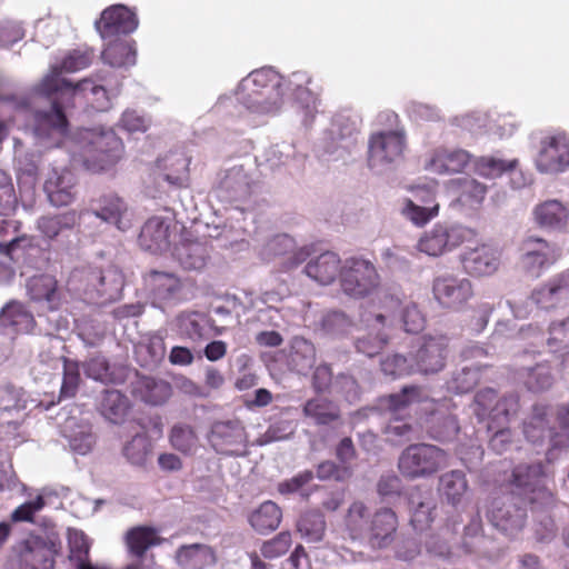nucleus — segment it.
<instances>
[{"label":"nucleus","mask_w":569,"mask_h":569,"mask_svg":"<svg viewBox=\"0 0 569 569\" xmlns=\"http://www.w3.org/2000/svg\"><path fill=\"white\" fill-rule=\"evenodd\" d=\"M310 77L303 71L293 72L284 82L272 68H261L244 77L236 91V97L249 112L260 116H274L283 106V86L292 91L305 124H309L318 112V99L307 87Z\"/></svg>","instance_id":"obj_1"},{"label":"nucleus","mask_w":569,"mask_h":569,"mask_svg":"<svg viewBox=\"0 0 569 569\" xmlns=\"http://www.w3.org/2000/svg\"><path fill=\"white\" fill-rule=\"evenodd\" d=\"M91 53L73 50L61 62L52 66L50 72L36 87L34 92L49 101V109H37L33 113L32 132L37 143L43 148L60 147L67 139L68 121L64 114L67 88L74 87L61 78L63 72H76L91 63Z\"/></svg>","instance_id":"obj_2"},{"label":"nucleus","mask_w":569,"mask_h":569,"mask_svg":"<svg viewBox=\"0 0 569 569\" xmlns=\"http://www.w3.org/2000/svg\"><path fill=\"white\" fill-rule=\"evenodd\" d=\"M77 143L83 164L92 172L112 168L124 152L121 139L111 129H83L78 133Z\"/></svg>","instance_id":"obj_3"},{"label":"nucleus","mask_w":569,"mask_h":569,"mask_svg":"<svg viewBox=\"0 0 569 569\" xmlns=\"http://www.w3.org/2000/svg\"><path fill=\"white\" fill-rule=\"evenodd\" d=\"M70 283L82 293L86 301L103 306L119 298L123 278L116 269L102 271L89 268L73 271Z\"/></svg>","instance_id":"obj_4"},{"label":"nucleus","mask_w":569,"mask_h":569,"mask_svg":"<svg viewBox=\"0 0 569 569\" xmlns=\"http://www.w3.org/2000/svg\"><path fill=\"white\" fill-rule=\"evenodd\" d=\"M61 550V539L54 530L31 536L19 542L11 559L14 569H53L54 556Z\"/></svg>","instance_id":"obj_5"},{"label":"nucleus","mask_w":569,"mask_h":569,"mask_svg":"<svg viewBox=\"0 0 569 569\" xmlns=\"http://www.w3.org/2000/svg\"><path fill=\"white\" fill-rule=\"evenodd\" d=\"M447 465V452L428 443L408 446L398 459L400 473L409 480L431 477Z\"/></svg>","instance_id":"obj_6"},{"label":"nucleus","mask_w":569,"mask_h":569,"mask_svg":"<svg viewBox=\"0 0 569 569\" xmlns=\"http://www.w3.org/2000/svg\"><path fill=\"white\" fill-rule=\"evenodd\" d=\"M476 238V231L469 227L452 222H438L419 238L416 248L429 257H440L465 242Z\"/></svg>","instance_id":"obj_7"},{"label":"nucleus","mask_w":569,"mask_h":569,"mask_svg":"<svg viewBox=\"0 0 569 569\" xmlns=\"http://www.w3.org/2000/svg\"><path fill=\"white\" fill-rule=\"evenodd\" d=\"M406 148V133L401 129L381 130L368 141V166L378 173L388 172L399 162Z\"/></svg>","instance_id":"obj_8"},{"label":"nucleus","mask_w":569,"mask_h":569,"mask_svg":"<svg viewBox=\"0 0 569 569\" xmlns=\"http://www.w3.org/2000/svg\"><path fill=\"white\" fill-rule=\"evenodd\" d=\"M519 409V398L515 393L498 397L492 389H485L475 396L472 411L480 421L489 420L488 430H495V427L507 426L510 419L517 415Z\"/></svg>","instance_id":"obj_9"},{"label":"nucleus","mask_w":569,"mask_h":569,"mask_svg":"<svg viewBox=\"0 0 569 569\" xmlns=\"http://www.w3.org/2000/svg\"><path fill=\"white\" fill-rule=\"evenodd\" d=\"M513 485L517 495L532 505L550 506L553 502V495L548 488L549 473L540 462L531 465H519L512 472Z\"/></svg>","instance_id":"obj_10"},{"label":"nucleus","mask_w":569,"mask_h":569,"mask_svg":"<svg viewBox=\"0 0 569 569\" xmlns=\"http://www.w3.org/2000/svg\"><path fill=\"white\" fill-rule=\"evenodd\" d=\"M520 251L521 269L532 278H539L561 256V250L555 242L537 234L526 236L521 241Z\"/></svg>","instance_id":"obj_11"},{"label":"nucleus","mask_w":569,"mask_h":569,"mask_svg":"<svg viewBox=\"0 0 569 569\" xmlns=\"http://www.w3.org/2000/svg\"><path fill=\"white\" fill-rule=\"evenodd\" d=\"M379 284V276L375 266L365 259L346 260L342 269L341 286L351 297L362 298L372 293Z\"/></svg>","instance_id":"obj_12"},{"label":"nucleus","mask_w":569,"mask_h":569,"mask_svg":"<svg viewBox=\"0 0 569 569\" xmlns=\"http://www.w3.org/2000/svg\"><path fill=\"white\" fill-rule=\"evenodd\" d=\"M535 163L541 173L557 174L566 171L569 168V136L559 132L543 138Z\"/></svg>","instance_id":"obj_13"},{"label":"nucleus","mask_w":569,"mask_h":569,"mask_svg":"<svg viewBox=\"0 0 569 569\" xmlns=\"http://www.w3.org/2000/svg\"><path fill=\"white\" fill-rule=\"evenodd\" d=\"M432 293L442 308L459 310L473 296V288L471 281L467 278L442 274L435 278Z\"/></svg>","instance_id":"obj_14"},{"label":"nucleus","mask_w":569,"mask_h":569,"mask_svg":"<svg viewBox=\"0 0 569 569\" xmlns=\"http://www.w3.org/2000/svg\"><path fill=\"white\" fill-rule=\"evenodd\" d=\"M487 517L493 527L506 535L513 536L523 527L526 509L518 505L515 495H508L493 499Z\"/></svg>","instance_id":"obj_15"},{"label":"nucleus","mask_w":569,"mask_h":569,"mask_svg":"<svg viewBox=\"0 0 569 569\" xmlns=\"http://www.w3.org/2000/svg\"><path fill=\"white\" fill-rule=\"evenodd\" d=\"M208 439L217 452L229 456L242 455L248 442L244 427L238 420L216 421Z\"/></svg>","instance_id":"obj_16"},{"label":"nucleus","mask_w":569,"mask_h":569,"mask_svg":"<svg viewBox=\"0 0 569 569\" xmlns=\"http://www.w3.org/2000/svg\"><path fill=\"white\" fill-rule=\"evenodd\" d=\"M119 88V81L112 83L110 80H104V83H96L91 79H83L74 87H68L67 91L62 92L64 98V110L71 106V100L82 98L92 104L98 111H104L109 108L110 97L114 96Z\"/></svg>","instance_id":"obj_17"},{"label":"nucleus","mask_w":569,"mask_h":569,"mask_svg":"<svg viewBox=\"0 0 569 569\" xmlns=\"http://www.w3.org/2000/svg\"><path fill=\"white\" fill-rule=\"evenodd\" d=\"M447 347L448 339L443 336L428 337L419 340L417 349L411 353L415 372L431 375L442 370Z\"/></svg>","instance_id":"obj_18"},{"label":"nucleus","mask_w":569,"mask_h":569,"mask_svg":"<svg viewBox=\"0 0 569 569\" xmlns=\"http://www.w3.org/2000/svg\"><path fill=\"white\" fill-rule=\"evenodd\" d=\"M463 270L471 277H489L496 273L501 263L499 249L481 243L476 247H467L460 254Z\"/></svg>","instance_id":"obj_19"},{"label":"nucleus","mask_w":569,"mask_h":569,"mask_svg":"<svg viewBox=\"0 0 569 569\" xmlns=\"http://www.w3.org/2000/svg\"><path fill=\"white\" fill-rule=\"evenodd\" d=\"M137 14L122 4H114L102 11L100 20L96 21V29L101 38L107 40L117 34H127L138 28Z\"/></svg>","instance_id":"obj_20"},{"label":"nucleus","mask_w":569,"mask_h":569,"mask_svg":"<svg viewBox=\"0 0 569 569\" xmlns=\"http://www.w3.org/2000/svg\"><path fill=\"white\" fill-rule=\"evenodd\" d=\"M92 213L124 232L132 227V212L127 202L114 193L103 194L92 203Z\"/></svg>","instance_id":"obj_21"},{"label":"nucleus","mask_w":569,"mask_h":569,"mask_svg":"<svg viewBox=\"0 0 569 569\" xmlns=\"http://www.w3.org/2000/svg\"><path fill=\"white\" fill-rule=\"evenodd\" d=\"M531 218L539 229L559 232L568 226L569 208L558 199H547L532 208Z\"/></svg>","instance_id":"obj_22"},{"label":"nucleus","mask_w":569,"mask_h":569,"mask_svg":"<svg viewBox=\"0 0 569 569\" xmlns=\"http://www.w3.org/2000/svg\"><path fill=\"white\" fill-rule=\"evenodd\" d=\"M468 151L458 148L438 147L428 152L425 168L435 173H458L470 162Z\"/></svg>","instance_id":"obj_23"},{"label":"nucleus","mask_w":569,"mask_h":569,"mask_svg":"<svg viewBox=\"0 0 569 569\" xmlns=\"http://www.w3.org/2000/svg\"><path fill=\"white\" fill-rule=\"evenodd\" d=\"M76 178L68 169L52 168L43 184V190L50 203L54 207L70 204L76 197Z\"/></svg>","instance_id":"obj_24"},{"label":"nucleus","mask_w":569,"mask_h":569,"mask_svg":"<svg viewBox=\"0 0 569 569\" xmlns=\"http://www.w3.org/2000/svg\"><path fill=\"white\" fill-rule=\"evenodd\" d=\"M398 517L390 508H380L371 515L367 543L373 549L389 547L398 530Z\"/></svg>","instance_id":"obj_25"},{"label":"nucleus","mask_w":569,"mask_h":569,"mask_svg":"<svg viewBox=\"0 0 569 569\" xmlns=\"http://www.w3.org/2000/svg\"><path fill=\"white\" fill-rule=\"evenodd\" d=\"M380 300L386 319L400 312L401 321L407 332L417 333L423 329L425 317L416 303L411 301L405 303L400 295L390 292H385Z\"/></svg>","instance_id":"obj_26"},{"label":"nucleus","mask_w":569,"mask_h":569,"mask_svg":"<svg viewBox=\"0 0 569 569\" xmlns=\"http://www.w3.org/2000/svg\"><path fill=\"white\" fill-rule=\"evenodd\" d=\"M154 302H173L181 298L183 282L172 272L152 270L146 278Z\"/></svg>","instance_id":"obj_27"},{"label":"nucleus","mask_w":569,"mask_h":569,"mask_svg":"<svg viewBox=\"0 0 569 569\" xmlns=\"http://www.w3.org/2000/svg\"><path fill=\"white\" fill-rule=\"evenodd\" d=\"M261 254L264 259L283 256L286 257L284 268L291 269L306 261L310 256V250L308 247L296 248L295 240L291 237L280 234L266 243Z\"/></svg>","instance_id":"obj_28"},{"label":"nucleus","mask_w":569,"mask_h":569,"mask_svg":"<svg viewBox=\"0 0 569 569\" xmlns=\"http://www.w3.org/2000/svg\"><path fill=\"white\" fill-rule=\"evenodd\" d=\"M216 191L223 201L247 198L251 192V181L243 167H232L226 170L219 179Z\"/></svg>","instance_id":"obj_29"},{"label":"nucleus","mask_w":569,"mask_h":569,"mask_svg":"<svg viewBox=\"0 0 569 569\" xmlns=\"http://www.w3.org/2000/svg\"><path fill=\"white\" fill-rule=\"evenodd\" d=\"M170 221L162 217L149 218L141 228L139 234L140 247L152 253L167 250L170 244Z\"/></svg>","instance_id":"obj_30"},{"label":"nucleus","mask_w":569,"mask_h":569,"mask_svg":"<svg viewBox=\"0 0 569 569\" xmlns=\"http://www.w3.org/2000/svg\"><path fill=\"white\" fill-rule=\"evenodd\" d=\"M386 316L382 312L371 315L365 312L361 315V322L370 330L376 331L368 332L367 336L360 337L356 340V349L358 352L366 355L367 357H373L378 355L387 343V336L382 332L385 327Z\"/></svg>","instance_id":"obj_31"},{"label":"nucleus","mask_w":569,"mask_h":569,"mask_svg":"<svg viewBox=\"0 0 569 569\" xmlns=\"http://www.w3.org/2000/svg\"><path fill=\"white\" fill-rule=\"evenodd\" d=\"M176 326L181 337L192 342H201L212 336V319L199 311H184L176 318Z\"/></svg>","instance_id":"obj_32"},{"label":"nucleus","mask_w":569,"mask_h":569,"mask_svg":"<svg viewBox=\"0 0 569 569\" xmlns=\"http://www.w3.org/2000/svg\"><path fill=\"white\" fill-rule=\"evenodd\" d=\"M371 512L361 501H355L348 508L343 520L342 533L346 539L363 543L367 541Z\"/></svg>","instance_id":"obj_33"},{"label":"nucleus","mask_w":569,"mask_h":569,"mask_svg":"<svg viewBox=\"0 0 569 569\" xmlns=\"http://www.w3.org/2000/svg\"><path fill=\"white\" fill-rule=\"evenodd\" d=\"M174 560L181 569H206L217 561L214 550L206 543L180 546L176 550Z\"/></svg>","instance_id":"obj_34"},{"label":"nucleus","mask_w":569,"mask_h":569,"mask_svg":"<svg viewBox=\"0 0 569 569\" xmlns=\"http://www.w3.org/2000/svg\"><path fill=\"white\" fill-rule=\"evenodd\" d=\"M343 266H341L338 254L326 251L311 259L305 267L306 274L320 284H330L340 274L342 276Z\"/></svg>","instance_id":"obj_35"},{"label":"nucleus","mask_w":569,"mask_h":569,"mask_svg":"<svg viewBox=\"0 0 569 569\" xmlns=\"http://www.w3.org/2000/svg\"><path fill=\"white\" fill-rule=\"evenodd\" d=\"M435 501L427 491L415 488L409 496L410 523L418 530L428 529L433 521Z\"/></svg>","instance_id":"obj_36"},{"label":"nucleus","mask_w":569,"mask_h":569,"mask_svg":"<svg viewBox=\"0 0 569 569\" xmlns=\"http://www.w3.org/2000/svg\"><path fill=\"white\" fill-rule=\"evenodd\" d=\"M450 192L457 196V200L466 207L476 208L482 203L488 188L471 177H460L448 182Z\"/></svg>","instance_id":"obj_37"},{"label":"nucleus","mask_w":569,"mask_h":569,"mask_svg":"<svg viewBox=\"0 0 569 569\" xmlns=\"http://www.w3.org/2000/svg\"><path fill=\"white\" fill-rule=\"evenodd\" d=\"M523 433L528 441L533 445H540L546 439L551 445V438L557 432L550 427L548 408L545 406H535L531 416L523 425Z\"/></svg>","instance_id":"obj_38"},{"label":"nucleus","mask_w":569,"mask_h":569,"mask_svg":"<svg viewBox=\"0 0 569 569\" xmlns=\"http://www.w3.org/2000/svg\"><path fill=\"white\" fill-rule=\"evenodd\" d=\"M33 323L34 320L31 312L19 302L8 303L0 313V328L7 335L29 332Z\"/></svg>","instance_id":"obj_39"},{"label":"nucleus","mask_w":569,"mask_h":569,"mask_svg":"<svg viewBox=\"0 0 569 569\" xmlns=\"http://www.w3.org/2000/svg\"><path fill=\"white\" fill-rule=\"evenodd\" d=\"M176 258L188 270H201L209 259V248L201 241H186L176 248Z\"/></svg>","instance_id":"obj_40"},{"label":"nucleus","mask_w":569,"mask_h":569,"mask_svg":"<svg viewBox=\"0 0 569 569\" xmlns=\"http://www.w3.org/2000/svg\"><path fill=\"white\" fill-rule=\"evenodd\" d=\"M102 59L111 67H129L136 63L133 44L121 38H110L102 52Z\"/></svg>","instance_id":"obj_41"},{"label":"nucleus","mask_w":569,"mask_h":569,"mask_svg":"<svg viewBox=\"0 0 569 569\" xmlns=\"http://www.w3.org/2000/svg\"><path fill=\"white\" fill-rule=\"evenodd\" d=\"M468 490L466 475L461 470H451L439 479V492L448 503L457 506L461 502Z\"/></svg>","instance_id":"obj_42"},{"label":"nucleus","mask_w":569,"mask_h":569,"mask_svg":"<svg viewBox=\"0 0 569 569\" xmlns=\"http://www.w3.org/2000/svg\"><path fill=\"white\" fill-rule=\"evenodd\" d=\"M280 508L272 501H264L249 516L251 527L259 533L276 530L281 522Z\"/></svg>","instance_id":"obj_43"},{"label":"nucleus","mask_w":569,"mask_h":569,"mask_svg":"<svg viewBox=\"0 0 569 569\" xmlns=\"http://www.w3.org/2000/svg\"><path fill=\"white\" fill-rule=\"evenodd\" d=\"M129 410V401L120 391L104 390L99 402V411L112 423H120L124 420Z\"/></svg>","instance_id":"obj_44"},{"label":"nucleus","mask_w":569,"mask_h":569,"mask_svg":"<svg viewBox=\"0 0 569 569\" xmlns=\"http://www.w3.org/2000/svg\"><path fill=\"white\" fill-rule=\"evenodd\" d=\"M316 362L315 346L305 338L296 337L291 343L289 366L298 373H307Z\"/></svg>","instance_id":"obj_45"},{"label":"nucleus","mask_w":569,"mask_h":569,"mask_svg":"<svg viewBox=\"0 0 569 569\" xmlns=\"http://www.w3.org/2000/svg\"><path fill=\"white\" fill-rule=\"evenodd\" d=\"M190 164L189 158L181 152H173L159 160V168L163 171L160 178L170 184H182Z\"/></svg>","instance_id":"obj_46"},{"label":"nucleus","mask_w":569,"mask_h":569,"mask_svg":"<svg viewBox=\"0 0 569 569\" xmlns=\"http://www.w3.org/2000/svg\"><path fill=\"white\" fill-rule=\"evenodd\" d=\"M27 290L32 300L46 301L50 309L57 308V281L52 276L39 274L32 277L27 283Z\"/></svg>","instance_id":"obj_47"},{"label":"nucleus","mask_w":569,"mask_h":569,"mask_svg":"<svg viewBox=\"0 0 569 569\" xmlns=\"http://www.w3.org/2000/svg\"><path fill=\"white\" fill-rule=\"evenodd\" d=\"M78 222L76 211H68L56 216H44L38 219L37 228L48 239H54L67 230H71Z\"/></svg>","instance_id":"obj_48"},{"label":"nucleus","mask_w":569,"mask_h":569,"mask_svg":"<svg viewBox=\"0 0 569 569\" xmlns=\"http://www.w3.org/2000/svg\"><path fill=\"white\" fill-rule=\"evenodd\" d=\"M162 539L156 529L150 527H136L126 535V543L129 551L136 557H142L153 546L160 545Z\"/></svg>","instance_id":"obj_49"},{"label":"nucleus","mask_w":569,"mask_h":569,"mask_svg":"<svg viewBox=\"0 0 569 569\" xmlns=\"http://www.w3.org/2000/svg\"><path fill=\"white\" fill-rule=\"evenodd\" d=\"M303 415L312 419L317 425H329L340 417L338 407L325 398L308 400L303 406Z\"/></svg>","instance_id":"obj_50"},{"label":"nucleus","mask_w":569,"mask_h":569,"mask_svg":"<svg viewBox=\"0 0 569 569\" xmlns=\"http://www.w3.org/2000/svg\"><path fill=\"white\" fill-rule=\"evenodd\" d=\"M173 449L183 455H193L199 447V438L193 428L187 423H176L169 433Z\"/></svg>","instance_id":"obj_51"},{"label":"nucleus","mask_w":569,"mask_h":569,"mask_svg":"<svg viewBox=\"0 0 569 569\" xmlns=\"http://www.w3.org/2000/svg\"><path fill=\"white\" fill-rule=\"evenodd\" d=\"M517 166V159L505 160L493 156H483L475 161V171L483 178L496 179L513 170Z\"/></svg>","instance_id":"obj_52"},{"label":"nucleus","mask_w":569,"mask_h":569,"mask_svg":"<svg viewBox=\"0 0 569 569\" xmlns=\"http://www.w3.org/2000/svg\"><path fill=\"white\" fill-rule=\"evenodd\" d=\"M297 530L308 542L321 541L326 531L325 518L320 512H306L299 518Z\"/></svg>","instance_id":"obj_53"},{"label":"nucleus","mask_w":569,"mask_h":569,"mask_svg":"<svg viewBox=\"0 0 569 569\" xmlns=\"http://www.w3.org/2000/svg\"><path fill=\"white\" fill-rule=\"evenodd\" d=\"M526 387L533 392L549 389L553 383L551 369L547 363H538L533 368L523 369L520 372Z\"/></svg>","instance_id":"obj_54"},{"label":"nucleus","mask_w":569,"mask_h":569,"mask_svg":"<svg viewBox=\"0 0 569 569\" xmlns=\"http://www.w3.org/2000/svg\"><path fill=\"white\" fill-rule=\"evenodd\" d=\"M16 221L8 219H0V251L9 256L17 252L19 249H24L30 246V239L26 236H16Z\"/></svg>","instance_id":"obj_55"},{"label":"nucleus","mask_w":569,"mask_h":569,"mask_svg":"<svg viewBox=\"0 0 569 569\" xmlns=\"http://www.w3.org/2000/svg\"><path fill=\"white\" fill-rule=\"evenodd\" d=\"M428 400L427 392L418 386H407L398 393L390 395L387 399V407L390 411L397 413L407 407Z\"/></svg>","instance_id":"obj_56"},{"label":"nucleus","mask_w":569,"mask_h":569,"mask_svg":"<svg viewBox=\"0 0 569 569\" xmlns=\"http://www.w3.org/2000/svg\"><path fill=\"white\" fill-rule=\"evenodd\" d=\"M400 211L401 214L415 226L422 227L438 216L439 204L420 206V203H417L415 200L405 199Z\"/></svg>","instance_id":"obj_57"},{"label":"nucleus","mask_w":569,"mask_h":569,"mask_svg":"<svg viewBox=\"0 0 569 569\" xmlns=\"http://www.w3.org/2000/svg\"><path fill=\"white\" fill-rule=\"evenodd\" d=\"M83 371L88 378L102 383L118 382L119 378L116 372L111 369L104 357L97 356L82 365Z\"/></svg>","instance_id":"obj_58"},{"label":"nucleus","mask_w":569,"mask_h":569,"mask_svg":"<svg viewBox=\"0 0 569 569\" xmlns=\"http://www.w3.org/2000/svg\"><path fill=\"white\" fill-rule=\"evenodd\" d=\"M151 452V443L146 435H136L123 447L127 460L136 466H143Z\"/></svg>","instance_id":"obj_59"},{"label":"nucleus","mask_w":569,"mask_h":569,"mask_svg":"<svg viewBox=\"0 0 569 569\" xmlns=\"http://www.w3.org/2000/svg\"><path fill=\"white\" fill-rule=\"evenodd\" d=\"M321 328L329 336L342 337L351 331L353 322L345 312L330 311L322 317Z\"/></svg>","instance_id":"obj_60"},{"label":"nucleus","mask_w":569,"mask_h":569,"mask_svg":"<svg viewBox=\"0 0 569 569\" xmlns=\"http://www.w3.org/2000/svg\"><path fill=\"white\" fill-rule=\"evenodd\" d=\"M138 355L148 353V363H159L166 356L164 338L160 332L150 335L144 342H140L136 347Z\"/></svg>","instance_id":"obj_61"},{"label":"nucleus","mask_w":569,"mask_h":569,"mask_svg":"<svg viewBox=\"0 0 569 569\" xmlns=\"http://www.w3.org/2000/svg\"><path fill=\"white\" fill-rule=\"evenodd\" d=\"M480 373L476 368L463 367L455 372L449 382V388L457 393L472 390L479 382Z\"/></svg>","instance_id":"obj_62"},{"label":"nucleus","mask_w":569,"mask_h":569,"mask_svg":"<svg viewBox=\"0 0 569 569\" xmlns=\"http://www.w3.org/2000/svg\"><path fill=\"white\" fill-rule=\"evenodd\" d=\"M381 370L385 375L391 377H401L416 373L412 358L409 359L400 355L388 356L381 361Z\"/></svg>","instance_id":"obj_63"},{"label":"nucleus","mask_w":569,"mask_h":569,"mask_svg":"<svg viewBox=\"0 0 569 569\" xmlns=\"http://www.w3.org/2000/svg\"><path fill=\"white\" fill-rule=\"evenodd\" d=\"M80 382V366L77 361L63 359V380L61 396L73 397Z\"/></svg>","instance_id":"obj_64"}]
</instances>
